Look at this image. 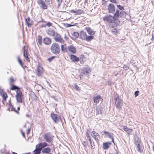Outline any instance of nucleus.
<instances>
[{"mask_svg": "<svg viewBox=\"0 0 154 154\" xmlns=\"http://www.w3.org/2000/svg\"><path fill=\"white\" fill-rule=\"evenodd\" d=\"M12 154H18L17 153L14 152H12Z\"/></svg>", "mask_w": 154, "mask_h": 154, "instance_id": "nucleus-62", "label": "nucleus"}, {"mask_svg": "<svg viewBox=\"0 0 154 154\" xmlns=\"http://www.w3.org/2000/svg\"><path fill=\"white\" fill-rule=\"evenodd\" d=\"M52 98H53L54 100H57V99L54 97H52Z\"/></svg>", "mask_w": 154, "mask_h": 154, "instance_id": "nucleus-61", "label": "nucleus"}, {"mask_svg": "<svg viewBox=\"0 0 154 154\" xmlns=\"http://www.w3.org/2000/svg\"><path fill=\"white\" fill-rule=\"evenodd\" d=\"M127 14L124 11H122L117 10L116 12L114 14V20H112V21L109 24V26L112 28L117 26L119 24L120 21L117 18L119 17H123Z\"/></svg>", "mask_w": 154, "mask_h": 154, "instance_id": "nucleus-1", "label": "nucleus"}, {"mask_svg": "<svg viewBox=\"0 0 154 154\" xmlns=\"http://www.w3.org/2000/svg\"><path fill=\"white\" fill-rule=\"evenodd\" d=\"M90 143L91 144V149H94L95 148V145L94 143L93 140H92L91 139L89 140Z\"/></svg>", "mask_w": 154, "mask_h": 154, "instance_id": "nucleus-33", "label": "nucleus"}, {"mask_svg": "<svg viewBox=\"0 0 154 154\" xmlns=\"http://www.w3.org/2000/svg\"><path fill=\"white\" fill-rule=\"evenodd\" d=\"M22 134L23 136V137H25V134L24 133H23V132L21 131Z\"/></svg>", "mask_w": 154, "mask_h": 154, "instance_id": "nucleus-59", "label": "nucleus"}, {"mask_svg": "<svg viewBox=\"0 0 154 154\" xmlns=\"http://www.w3.org/2000/svg\"><path fill=\"white\" fill-rule=\"evenodd\" d=\"M26 48H27V47L26 46H24L23 48V56L26 60L28 62H29L30 60L28 57V51L27 50Z\"/></svg>", "mask_w": 154, "mask_h": 154, "instance_id": "nucleus-11", "label": "nucleus"}, {"mask_svg": "<svg viewBox=\"0 0 154 154\" xmlns=\"http://www.w3.org/2000/svg\"><path fill=\"white\" fill-rule=\"evenodd\" d=\"M26 116H29V115H26Z\"/></svg>", "mask_w": 154, "mask_h": 154, "instance_id": "nucleus-64", "label": "nucleus"}, {"mask_svg": "<svg viewBox=\"0 0 154 154\" xmlns=\"http://www.w3.org/2000/svg\"><path fill=\"white\" fill-rule=\"evenodd\" d=\"M122 129L124 131L126 132L128 134H131L133 131L132 129L128 128L126 126H123Z\"/></svg>", "mask_w": 154, "mask_h": 154, "instance_id": "nucleus-20", "label": "nucleus"}, {"mask_svg": "<svg viewBox=\"0 0 154 154\" xmlns=\"http://www.w3.org/2000/svg\"><path fill=\"white\" fill-rule=\"evenodd\" d=\"M114 16H112L110 15L107 14L103 17V20L104 21H106L109 24L112 20H114Z\"/></svg>", "mask_w": 154, "mask_h": 154, "instance_id": "nucleus-7", "label": "nucleus"}, {"mask_svg": "<svg viewBox=\"0 0 154 154\" xmlns=\"http://www.w3.org/2000/svg\"><path fill=\"white\" fill-rule=\"evenodd\" d=\"M25 21L26 23L29 27L31 26L32 24V20H30V18L29 17L25 19Z\"/></svg>", "mask_w": 154, "mask_h": 154, "instance_id": "nucleus-25", "label": "nucleus"}, {"mask_svg": "<svg viewBox=\"0 0 154 154\" xmlns=\"http://www.w3.org/2000/svg\"><path fill=\"white\" fill-rule=\"evenodd\" d=\"M38 147L41 150L42 149L45 148V147L48 146V143L45 142H41L38 144Z\"/></svg>", "mask_w": 154, "mask_h": 154, "instance_id": "nucleus-15", "label": "nucleus"}, {"mask_svg": "<svg viewBox=\"0 0 154 154\" xmlns=\"http://www.w3.org/2000/svg\"><path fill=\"white\" fill-rule=\"evenodd\" d=\"M46 26V24H42L41 26V27H45Z\"/></svg>", "mask_w": 154, "mask_h": 154, "instance_id": "nucleus-56", "label": "nucleus"}, {"mask_svg": "<svg viewBox=\"0 0 154 154\" xmlns=\"http://www.w3.org/2000/svg\"><path fill=\"white\" fill-rule=\"evenodd\" d=\"M2 92V90L0 89V93H1Z\"/></svg>", "mask_w": 154, "mask_h": 154, "instance_id": "nucleus-63", "label": "nucleus"}, {"mask_svg": "<svg viewBox=\"0 0 154 154\" xmlns=\"http://www.w3.org/2000/svg\"><path fill=\"white\" fill-rule=\"evenodd\" d=\"M86 136L87 138L89 140L91 139V137L90 136V134L88 132H87L86 133Z\"/></svg>", "mask_w": 154, "mask_h": 154, "instance_id": "nucleus-42", "label": "nucleus"}, {"mask_svg": "<svg viewBox=\"0 0 154 154\" xmlns=\"http://www.w3.org/2000/svg\"><path fill=\"white\" fill-rule=\"evenodd\" d=\"M67 48L68 49L69 51L72 53L74 54L76 53V48L73 46H68Z\"/></svg>", "mask_w": 154, "mask_h": 154, "instance_id": "nucleus-16", "label": "nucleus"}, {"mask_svg": "<svg viewBox=\"0 0 154 154\" xmlns=\"http://www.w3.org/2000/svg\"><path fill=\"white\" fill-rule=\"evenodd\" d=\"M139 93V91H137L135 92L134 95H135V97H136L138 95Z\"/></svg>", "mask_w": 154, "mask_h": 154, "instance_id": "nucleus-49", "label": "nucleus"}, {"mask_svg": "<svg viewBox=\"0 0 154 154\" xmlns=\"http://www.w3.org/2000/svg\"><path fill=\"white\" fill-rule=\"evenodd\" d=\"M114 99L116 101L115 104L116 108L120 110L122 108L123 104L122 100L119 98V97L118 95H115Z\"/></svg>", "mask_w": 154, "mask_h": 154, "instance_id": "nucleus-4", "label": "nucleus"}, {"mask_svg": "<svg viewBox=\"0 0 154 154\" xmlns=\"http://www.w3.org/2000/svg\"><path fill=\"white\" fill-rule=\"evenodd\" d=\"M111 144L110 142H106L103 144V148L104 149H107L109 148V146Z\"/></svg>", "mask_w": 154, "mask_h": 154, "instance_id": "nucleus-26", "label": "nucleus"}, {"mask_svg": "<svg viewBox=\"0 0 154 154\" xmlns=\"http://www.w3.org/2000/svg\"><path fill=\"white\" fill-rule=\"evenodd\" d=\"M61 50L63 52H67V49L66 47V44L62 45L61 46Z\"/></svg>", "mask_w": 154, "mask_h": 154, "instance_id": "nucleus-28", "label": "nucleus"}, {"mask_svg": "<svg viewBox=\"0 0 154 154\" xmlns=\"http://www.w3.org/2000/svg\"><path fill=\"white\" fill-rule=\"evenodd\" d=\"M40 22H45H45L43 19H42L41 20L38 22V23H39Z\"/></svg>", "mask_w": 154, "mask_h": 154, "instance_id": "nucleus-58", "label": "nucleus"}, {"mask_svg": "<svg viewBox=\"0 0 154 154\" xmlns=\"http://www.w3.org/2000/svg\"><path fill=\"white\" fill-rule=\"evenodd\" d=\"M70 59L73 62H77L79 60V58L75 55L71 54L70 55Z\"/></svg>", "mask_w": 154, "mask_h": 154, "instance_id": "nucleus-22", "label": "nucleus"}, {"mask_svg": "<svg viewBox=\"0 0 154 154\" xmlns=\"http://www.w3.org/2000/svg\"><path fill=\"white\" fill-rule=\"evenodd\" d=\"M108 10L109 13H115V7L112 4H109L108 6Z\"/></svg>", "mask_w": 154, "mask_h": 154, "instance_id": "nucleus-13", "label": "nucleus"}, {"mask_svg": "<svg viewBox=\"0 0 154 154\" xmlns=\"http://www.w3.org/2000/svg\"><path fill=\"white\" fill-rule=\"evenodd\" d=\"M70 12L71 13H74L76 14V11H74L73 10H72L71 11H70Z\"/></svg>", "mask_w": 154, "mask_h": 154, "instance_id": "nucleus-57", "label": "nucleus"}, {"mask_svg": "<svg viewBox=\"0 0 154 154\" xmlns=\"http://www.w3.org/2000/svg\"><path fill=\"white\" fill-rule=\"evenodd\" d=\"M97 114H101L102 112V108L100 106H97L96 108Z\"/></svg>", "mask_w": 154, "mask_h": 154, "instance_id": "nucleus-24", "label": "nucleus"}, {"mask_svg": "<svg viewBox=\"0 0 154 154\" xmlns=\"http://www.w3.org/2000/svg\"><path fill=\"white\" fill-rule=\"evenodd\" d=\"M85 76L88 77V75L86 74L83 71L82 72H81L80 74V78H81L83 77H85Z\"/></svg>", "mask_w": 154, "mask_h": 154, "instance_id": "nucleus-34", "label": "nucleus"}, {"mask_svg": "<svg viewBox=\"0 0 154 154\" xmlns=\"http://www.w3.org/2000/svg\"><path fill=\"white\" fill-rule=\"evenodd\" d=\"M17 59L20 65L22 66H23V63L22 61L20 60L19 56L17 57Z\"/></svg>", "mask_w": 154, "mask_h": 154, "instance_id": "nucleus-39", "label": "nucleus"}, {"mask_svg": "<svg viewBox=\"0 0 154 154\" xmlns=\"http://www.w3.org/2000/svg\"><path fill=\"white\" fill-rule=\"evenodd\" d=\"M43 137L47 142L51 143L53 141V136L50 133H48L45 134Z\"/></svg>", "mask_w": 154, "mask_h": 154, "instance_id": "nucleus-6", "label": "nucleus"}, {"mask_svg": "<svg viewBox=\"0 0 154 154\" xmlns=\"http://www.w3.org/2000/svg\"><path fill=\"white\" fill-rule=\"evenodd\" d=\"M55 57L54 56H52L51 57L49 58L48 59H47V60H48V61L50 62H51V61L52 60L54 59Z\"/></svg>", "mask_w": 154, "mask_h": 154, "instance_id": "nucleus-44", "label": "nucleus"}, {"mask_svg": "<svg viewBox=\"0 0 154 154\" xmlns=\"http://www.w3.org/2000/svg\"><path fill=\"white\" fill-rule=\"evenodd\" d=\"M12 86L10 88V89L12 90H16V91H17V90H20V88L19 87L17 86H16L14 85H11Z\"/></svg>", "mask_w": 154, "mask_h": 154, "instance_id": "nucleus-32", "label": "nucleus"}, {"mask_svg": "<svg viewBox=\"0 0 154 154\" xmlns=\"http://www.w3.org/2000/svg\"><path fill=\"white\" fill-rule=\"evenodd\" d=\"M30 130H31V129L30 128H29L28 129H27V131H26V133L27 134H29Z\"/></svg>", "mask_w": 154, "mask_h": 154, "instance_id": "nucleus-55", "label": "nucleus"}, {"mask_svg": "<svg viewBox=\"0 0 154 154\" xmlns=\"http://www.w3.org/2000/svg\"><path fill=\"white\" fill-rule=\"evenodd\" d=\"M136 145L137 146V151L140 152H143V150L141 148H140V144H138Z\"/></svg>", "mask_w": 154, "mask_h": 154, "instance_id": "nucleus-36", "label": "nucleus"}, {"mask_svg": "<svg viewBox=\"0 0 154 154\" xmlns=\"http://www.w3.org/2000/svg\"><path fill=\"white\" fill-rule=\"evenodd\" d=\"M51 50L53 54L56 55L58 54L60 51V46L57 43H53L51 46Z\"/></svg>", "mask_w": 154, "mask_h": 154, "instance_id": "nucleus-2", "label": "nucleus"}, {"mask_svg": "<svg viewBox=\"0 0 154 154\" xmlns=\"http://www.w3.org/2000/svg\"><path fill=\"white\" fill-rule=\"evenodd\" d=\"M82 11L81 10H79L77 11H76V14H80L82 13Z\"/></svg>", "mask_w": 154, "mask_h": 154, "instance_id": "nucleus-43", "label": "nucleus"}, {"mask_svg": "<svg viewBox=\"0 0 154 154\" xmlns=\"http://www.w3.org/2000/svg\"><path fill=\"white\" fill-rule=\"evenodd\" d=\"M51 116L52 120L55 123H57L59 121L60 117L57 114L51 113Z\"/></svg>", "mask_w": 154, "mask_h": 154, "instance_id": "nucleus-8", "label": "nucleus"}, {"mask_svg": "<svg viewBox=\"0 0 154 154\" xmlns=\"http://www.w3.org/2000/svg\"><path fill=\"white\" fill-rule=\"evenodd\" d=\"M37 41L39 45H42V36L39 35L38 37Z\"/></svg>", "mask_w": 154, "mask_h": 154, "instance_id": "nucleus-31", "label": "nucleus"}, {"mask_svg": "<svg viewBox=\"0 0 154 154\" xmlns=\"http://www.w3.org/2000/svg\"><path fill=\"white\" fill-rule=\"evenodd\" d=\"M51 149L49 147H46L44 148L42 150V152L43 153L49 154L50 152Z\"/></svg>", "mask_w": 154, "mask_h": 154, "instance_id": "nucleus-27", "label": "nucleus"}, {"mask_svg": "<svg viewBox=\"0 0 154 154\" xmlns=\"http://www.w3.org/2000/svg\"><path fill=\"white\" fill-rule=\"evenodd\" d=\"M57 1L58 3V7L60 6V5L61 4V2H62V0H56Z\"/></svg>", "mask_w": 154, "mask_h": 154, "instance_id": "nucleus-47", "label": "nucleus"}, {"mask_svg": "<svg viewBox=\"0 0 154 154\" xmlns=\"http://www.w3.org/2000/svg\"><path fill=\"white\" fill-rule=\"evenodd\" d=\"M103 133L106 136H108L109 138H111L112 142L114 143L113 137L111 133L110 132H106L105 131H103Z\"/></svg>", "mask_w": 154, "mask_h": 154, "instance_id": "nucleus-23", "label": "nucleus"}, {"mask_svg": "<svg viewBox=\"0 0 154 154\" xmlns=\"http://www.w3.org/2000/svg\"><path fill=\"white\" fill-rule=\"evenodd\" d=\"M37 3L42 9H47V6L44 0H38Z\"/></svg>", "mask_w": 154, "mask_h": 154, "instance_id": "nucleus-9", "label": "nucleus"}, {"mask_svg": "<svg viewBox=\"0 0 154 154\" xmlns=\"http://www.w3.org/2000/svg\"><path fill=\"white\" fill-rule=\"evenodd\" d=\"M43 42L45 45H49L51 44V40L49 38L46 37L43 38Z\"/></svg>", "mask_w": 154, "mask_h": 154, "instance_id": "nucleus-18", "label": "nucleus"}, {"mask_svg": "<svg viewBox=\"0 0 154 154\" xmlns=\"http://www.w3.org/2000/svg\"><path fill=\"white\" fill-rule=\"evenodd\" d=\"M94 101L95 103H99L100 101L102 103L103 101V99L101 98L100 96L98 95L95 97Z\"/></svg>", "mask_w": 154, "mask_h": 154, "instance_id": "nucleus-17", "label": "nucleus"}, {"mask_svg": "<svg viewBox=\"0 0 154 154\" xmlns=\"http://www.w3.org/2000/svg\"><path fill=\"white\" fill-rule=\"evenodd\" d=\"M52 25V23H51L50 22H48V23H47V24H46V26H48V27H50V26H51Z\"/></svg>", "mask_w": 154, "mask_h": 154, "instance_id": "nucleus-50", "label": "nucleus"}, {"mask_svg": "<svg viewBox=\"0 0 154 154\" xmlns=\"http://www.w3.org/2000/svg\"><path fill=\"white\" fill-rule=\"evenodd\" d=\"M112 32L113 34H115L117 33V30L116 28H114L112 30Z\"/></svg>", "mask_w": 154, "mask_h": 154, "instance_id": "nucleus-46", "label": "nucleus"}, {"mask_svg": "<svg viewBox=\"0 0 154 154\" xmlns=\"http://www.w3.org/2000/svg\"><path fill=\"white\" fill-rule=\"evenodd\" d=\"M15 80L13 77H10L9 79V84L11 85L15 82Z\"/></svg>", "mask_w": 154, "mask_h": 154, "instance_id": "nucleus-35", "label": "nucleus"}, {"mask_svg": "<svg viewBox=\"0 0 154 154\" xmlns=\"http://www.w3.org/2000/svg\"><path fill=\"white\" fill-rule=\"evenodd\" d=\"M83 71L85 72L86 73V74L88 75V74L90 72V70L88 69H85L83 70Z\"/></svg>", "mask_w": 154, "mask_h": 154, "instance_id": "nucleus-48", "label": "nucleus"}, {"mask_svg": "<svg viewBox=\"0 0 154 154\" xmlns=\"http://www.w3.org/2000/svg\"><path fill=\"white\" fill-rule=\"evenodd\" d=\"M83 145L85 147L87 146L88 145V143L86 141H85L84 142Z\"/></svg>", "mask_w": 154, "mask_h": 154, "instance_id": "nucleus-52", "label": "nucleus"}, {"mask_svg": "<svg viewBox=\"0 0 154 154\" xmlns=\"http://www.w3.org/2000/svg\"><path fill=\"white\" fill-rule=\"evenodd\" d=\"M110 1L111 2L114 3H117V1L116 0H110Z\"/></svg>", "mask_w": 154, "mask_h": 154, "instance_id": "nucleus-54", "label": "nucleus"}, {"mask_svg": "<svg viewBox=\"0 0 154 154\" xmlns=\"http://www.w3.org/2000/svg\"><path fill=\"white\" fill-rule=\"evenodd\" d=\"M36 71L37 75L38 77L41 76L43 71L42 67L38 66L36 69Z\"/></svg>", "mask_w": 154, "mask_h": 154, "instance_id": "nucleus-12", "label": "nucleus"}, {"mask_svg": "<svg viewBox=\"0 0 154 154\" xmlns=\"http://www.w3.org/2000/svg\"><path fill=\"white\" fill-rule=\"evenodd\" d=\"M16 94L15 97L16 100L19 103H23V97L22 95V93L20 90L16 91Z\"/></svg>", "mask_w": 154, "mask_h": 154, "instance_id": "nucleus-5", "label": "nucleus"}, {"mask_svg": "<svg viewBox=\"0 0 154 154\" xmlns=\"http://www.w3.org/2000/svg\"><path fill=\"white\" fill-rule=\"evenodd\" d=\"M17 109L18 110H17L16 109H15L14 108L13 106H12L11 107V111H14L16 113H18V111L19 110L20 108L18 107Z\"/></svg>", "mask_w": 154, "mask_h": 154, "instance_id": "nucleus-37", "label": "nucleus"}, {"mask_svg": "<svg viewBox=\"0 0 154 154\" xmlns=\"http://www.w3.org/2000/svg\"><path fill=\"white\" fill-rule=\"evenodd\" d=\"M85 29L90 36H92V35H94L95 33L94 31L91 28L89 27H86L85 28Z\"/></svg>", "mask_w": 154, "mask_h": 154, "instance_id": "nucleus-21", "label": "nucleus"}, {"mask_svg": "<svg viewBox=\"0 0 154 154\" xmlns=\"http://www.w3.org/2000/svg\"><path fill=\"white\" fill-rule=\"evenodd\" d=\"M91 135L96 142H99L100 135L98 133L96 132L95 131H93L91 132Z\"/></svg>", "mask_w": 154, "mask_h": 154, "instance_id": "nucleus-10", "label": "nucleus"}, {"mask_svg": "<svg viewBox=\"0 0 154 154\" xmlns=\"http://www.w3.org/2000/svg\"><path fill=\"white\" fill-rule=\"evenodd\" d=\"M2 96L3 100H5L6 99V98L8 97L7 94L5 93H4L3 94Z\"/></svg>", "mask_w": 154, "mask_h": 154, "instance_id": "nucleus-40", "label": "nucleus"}, {"mask_svg": "<svg viewBox=\"0 0 154 154\" xmlns=\"http://www.w3.org/2000/svg\"><path fill=\"white\" fill-rule=\"evenodd\" d=\"M151 39V40H153V39L154 40V35H152V38Z\"/></svg>", "mask_w": 154, "mask_h": 154, "instance_id": "nucleus-60", "label": "nucleus"}, {"mask_svg": "<svg viewBox=\"0 0 154 154\" xmlns=\"http://www.w3.org/2000/svg\"><path fill=\"white\" fill-rule=\"evenodd\" d=\"M117 7L120 10H124V7L123 6H122L120 5H117Z\"/></svg>", "mask_w": 154, "mask_h": 154, "instance_id": "nucleus-41", "label": "nucleus"}, {"mask_svg": "<svg viewBox=\"0 0 154 154\" xmlns=\"http://www.w3.org/2000/svg\"><path fill=\"white\" fill-rule=\"evenodd\" d=\"M72 35L73 36H75V38H78L79 35L78 32H73L72 33Z\"/></svg>", "mask_w": 154, "mask_h": 154, "instance_id": "nucleus-38", "label": "nucleus"}, {"mask_svg": "<svg viewBox=\"0 0 154 154\" xmlns=\"http://www.w3.org/2000/svg\"><path fill=\"white\" fill-rule=\"evenodd\" d=\"M79 36L82 39L85 40L88 42L91 41L94 38L93 36L87 35L86 33L83 31L80 32Z\"/></svg>", "mask_w": 154, "mask_h": 154, "instance_id": "nucleus-3", "label": "nucleus"}, {"mask_svg": "<svg viewBox=\"0 0 154 154\" xmlns=\"http://www.w3.org/2000/svg\"><path fill=\"white\" fill-rule=\"evenodd\" d=\"M75 88L77 90H79V88L77 84H75Z\"/></svg>", "mask_w": 154, "mask_h": 154, "instance_id": "nucleus-53", "label": "nucleus"}, {"mask_svg": "<svg viewBox=\"0 0 154 154\" xmlns=\"http://www.w3.org/2000/svg\"><path fill=\"white\" fill-rule=\"evenodd\" d=\"M134 143L135 145L140 144V140L137 136H135L134 137Z\"/></svg>", "mask_w": 154, "mask_h": 154, "instance_id": "nucleus-29", "label": "nucleus"}, {"mask_svg": "<svg viewBox=\"0 0 154 154\" xmlns=\"http://www.w3.org/2000/svg\"><path fill=\"white\" fill-rule=\"evenodd\" d=\"M73 26V25H71V24L67 23L66 24V27H70Z\"/></svg>", "mask_w": 154, "mask_h": 154, "instance_id": "nucleus-51", "label": "nucleus"}, {"mask_svg": "<svg viewBox=\"0 0 154 154\" xmlns=\"http://www.w3.org/2000/svg\"><path fill=\"white\" fill-rule=\"evenodd\" d=\"M41 150H42L38 147L37 145H36L35 149L33 151L34 152L33 154H39Z\"/></svg>", "mask_w": 154, "mask_h": 154, "instance_id": "nucleus-30", "label": "nucleus"}, {"mask_svg": "<svg viewBox=\"0 0 154 154\" xmlns=\"http://www.w3.org/2000/svg\"><path fill=\"white\" fill-rule=\"evenodd\" d=\"M54 39L56 42L62 44H63L64 43V41L61 37L60 35H57L55 37Z\"/></svg>", "mask_w": 154, "mask_h": 154, "instance_id": "nucleus-14", "label": "nucleus"}, {"mask_svg": "<svg viewBox=\"0 0 154 154\" xmlns=\"http://www.w3.org/2000/svg\"><path fill=\"white\" fill-rule=\"evenodd\" d=\"M129 66L128 65H125L123 66V69L125 70H127L129 69Z\"/></svg>", "mask_w": 154, "mask_h": 154, "instance_id": "nucleus-45", "label": "nucleus"}, {"mask_svg": "<svg viewBox=\"0 0 154 154\" xmlns=\"http://www.w3.org/2000/svg\"><path fill=\"white\" fill-rule=\"evenodd\" d=\"M47 33L50 35L54 36L55 34V32L52 28H50L46 31Z\"/></svg>", "mask_w": 154, "mask_h": 154, "instance_id": "nucleus-19", "label": "nucleus"}]
</instances>
